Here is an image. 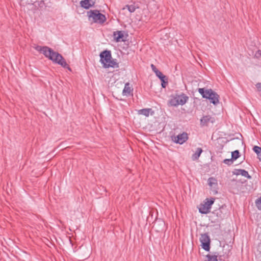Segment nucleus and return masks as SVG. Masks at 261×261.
<instances>
[{"label":"nucleus","instance_id":"nucleus-1","mask_svg":"<svg viewBox=\"0 0 261 261\" xmlns=\"http://www.w3.org/2000/svg\"><path fill=\"white\" fill-rule=\"evenodd\" d=\"M41 53L54 63L58 64L65 68L71 70L63 56L58 52L55 51L52 48L46 46H43Z\"/></svg>","mask_w":261,"mask_h":261},{"label":"nucleus","instance_id":"nucleus-2","mask_svg":"<svg viewBox=\"0 0 261 261\" xmlns=\"http://www.w3.org/2000/svg\"><path fill=\"white\" fill-rule=\"evenodd\" d=\"M198 91L203 98L209 99L214 105L219 102V95L212 89L199 88Z\"/></svg>","mask_w":261,"mask_h":261},{"label":"nucleus","instance_id":"nucleus-3","mask_svg":"<svg viewBox=\"0 0 261 261\" xmlns=\"http://www.w3.org/2000/svg\"><path fill=\"white\" fill-rule=\"evenodd\" d=\"M189 99V97L185 93L181 94H176L173 96L169 100L170 105L171 106L176 107L178 105H185Z\"/></svg>","mask_w":261,"mask_h":261},{"label":"nucleus","instance_id":"nucleus-4","mask_svg":"<svg viewBox=\"0 0 261 261\" xmlns=\"http://www.w3.org/2000/svg\"><path fill=\"white\" fill-rule=\"evenodd\" d=\"M88 15L89 19L92 18L93 21L95 23H103L106 20L105 15L97 10H90L88 12Z\"/></svg>","mask_w":261,"mask_h":261},{"label":"nucleus","instance_id":"nucleus-5","mask_svg":"<svg viewBox=\"0 0 261 261\" xmlns=\"http://www.w3.org/2000/svg\"><path fill=\"white\" fill-rule=\"evenodd\" d=\"M204 204H201L199 207V212L202 214H208L210 212L212 205L214 203L215 199L213 198L210 199H206Z\"/></svg>","mask_w":261,"mask_h":261},{"label":"nucleus","instance_id":"nucleus-6","mask_svg":"<svg viewBox=\"0 0 261 261\" xmlns=\"http://www.w3.org/2000/svg\"><path fill=\"white\" fill-rule=\"evenodd\" d=\"M199 240L201 243L202 248L206 251H210L211 240L208 233L201 234Z\"/></svg>","mask_w":261,"mask_h":261},{"label":"nucleus","instance_id":"nucleus-7","mask_svg":"<svg viewBox=\"0 0 261 261\" xmlns=\"http://www.w3.org/2000/svg\"><path fill=\"white\" fill-rule=\"evenodd\" d=\"M100 62L104 65V63H107L112 59L111 53L110 50H104L100 54Z\"/></svg>","mask_w":261,"mask_h":261},{"label":"nucleus","instance_id":"nucleus-8","mask_svg":"<svg viewBox=\"0 0 261 261\" xmlns=\"http://www.w3.org/2000/svg\"><path fill=\"white\" fill-rule=\"evenodd\" d=\"M188 139V136L187 133L184 132L174 137V141L176 143L182 144Z\"/></svg>","mask_w":261,"mask_h":261},{"label":"nucleus","instance_id":"nucleus-9","mask_svg":"<svg viewBox=\"0 0 261 261\" xmlns=\"http://www.w3.org/2000/svg\"><path fill=\"white\" fill-rule=\"evenodd\" d=\"M215 122L214 118L210 115L204 116L200 119V124L202 126H206L209 122L213 123Z\"/></svg>","mask_w":261,"mask_h":261},{"label":"nucleus","instance_id":"nucleus-10","mask_svg":"<svg viewBox=\"0 0 261 261\" xmlns=\"http://www.w3.org/2000/svg\"><path fill=\"white\" fill-rule=\"evenodd\" d=\"M95 2L96 0H83L81 1L80 5L84 9H88L94 5Z\"/></svg>","mask_w":261,"mask_h":261},{"label":"nucleus","instance_id":"nucleus-11","mask_svg":"<svg viewBox=\"0 0 261 261\" xmlns=\"http://www.w3.org/2000/svg\"><path fill=\"white\" fill-rule=\"evenodd\" d=\"M233 173L237 175H241L249 179L251 178V176L249 174L248 172L244 169H236L235 171L233 172Z\"/></svg>","mask_w":261,"mask_h":261},{"label":"nucleus","instance_id":"nucleus-12","mask_svg":"<svg viewBox=\"0 0 261 261\" xmlns=\"http://www.w3.org/2000/svg\"><path fill=\"white\" fill-rule=\"evenodd\" d=\"M113 36L115 40L117 42H120L121 41H124L122 38L124 37L123 33L122 31H118L114 32Z\"/></svg>","mask_w":261,"mask_h":261},{"label":"nucleus","instance_id":"nucleus-13","mask_svg":"<svg viewBox=\"0 0 261 261\" xmlns=\"http://www.w3.org/2000/svg\"><path fill=\"white\" fill-rule=\"evenodd\" d=\"M133 89L130 87V84L129 83H126L125 84L124 88L122 91L123 95L128 96L130 95Z\"/></svg>","mask_w":261,"mask_h":261},{"label":"nucleus","instance_id":"nucleus-14","mask_svg":"<svg viewBox=\"0 0 261 261\" xmlns=\"http://www.w3.org/2000/svg\"><path fill=\"white\" fill-rule=\"evenodd\" d=\"M152 112L151 114L153 113L151 108H145L139 110L138 111V114L139 115H143L146 117H148L150 113Z\"/></svg>","mask_w":261,"mask_h":261},{"label":"nucleus","instance_id":"nucleus-15","mask_svg":"<svg viewBox=\"0 0 261 261\" xmlns=\"http://www.w3.org/2000/svg\"><path fill=\"white\" fill-rule=\"evenodd\" d=\"M105 68H109V67H113V68H117L119 67V64L117 63L115 60H112L110 59V61L108 62L107 64L104 63V65H103Z\"/></svg>","mask_w":261,"mask_h":261},{"label":"nucleus","instance_id":"nucleus-16","mask_svg":"<svg viewBox=\"0 0 261 261\" xmlns=\"http://www.w3.org/2000/svg\"><path fill=\"white\" fill-rule=\"evenodd\" d=\"M208 184L211 187L215 188L218 185L217 180L214 177H210L208 179Z\"/></svg>","mask_w":261,"mask_h":261},{"label":"nucleus","instance_id":"nucleus-17","mask_svg":"<svg viewBox=\"0 0 261 261\" xmlns=\"http://www.w3.org/2000/svg\"><path fill=\"white\" fill-rule=\"evenodd\" d=\"M202 152V149L201 148H197L195 152L192 155V160L194 161L197 160Z\"/></svg>","mask_w":261,"mask_h":261},{"label":"nucleus","instance_id":"nucleus-18","mask_svg":"<svg viewBox=\"0 0 261 261\" xmlns=\"http://www.w3.org/2000/svg\"><path fill=\"white\" fill-rule=\"evenodd\" d=\"M217 253L216 252L214 255H211L210 254H207L206 255V258H207V260L205 261H218V254H216Z\"/></svg>","mask_w":261,"mask_h":261},{"label":"nucleus","instance_id":"nucleus-19","mask_svg":"<svg viewBox=\"0 0 261 261\" xmlns=\"http://www.w3.org/2000/svg\"><path fill=\"white\" fill-rule=\"evenodd\" d=\"M240 152L238 150H236L231 152V159L234 161L240 157Z\"/></svg>","mask_w":261,"mask_h":261},{"label":"nucleus","instance_id":"nucleus-20","mask_svg":"<svg viewBox=\"0 0 261 261\" xmlns=\"http://www.w3.org/2000/svg\"><path fill=\"white\" fill-rule=\"evenodd\" d=\"M161 81V85L163 88H165L168 84V78L165 75V78L160 79Z\"/></svg>","mask_w":261,"mask_h":261},{"label":"nucleus","instance_id":"nucleus-21","mask_svg":"<svg viewBox=\"0 0 261 261\" xmlns=\"http://www.w3.org/2000/svg\"><path fill=\"white\" fill-rule=\"evenodd\" d=\"M125 7L127 9L128 11L130 13H133L135 11L136 8L133 5H127L125 6Z\"/></svg>","mask_w":261,"mask_h":261},{"label":"nucleus","instance_id":"nucleus-22","mask_svg":"<svg viewBox=\"0 0 261 261\" xmlns=\"http://www.w3.org/2000/svg\"><path fill=\"white\" fill-rule=\"evenodd\" d=\"M253 150L257 155L261 153V147L259 146H254L253 148Z\"/></svg>","mask_w":261,"mask_h":261},{"label":"nucleus","instance_id":"nucleus-23","mask_svg":"<svg viewBox=\"0 0 261 261\" xmlns=\"http://www.w3.org/2000/svg\"><path fill=\"white\" fill-rule=\"evenodd\" d=\"M233 160L231 158L229 159H225L223 163L228 165H230L233 163Z\"/></svg>","mask_w":261,"mask_h":261},{"label":"nucleus","instance_id":"nucleus-24","mask_svg":"<svg viewBox=\"0 0 261 261\" xmlns=\"http://www.w3.org/2000/svg\"><path fill=\"white\" fill-rule=\"evenodd\" d=\"M155 74L156 76L159 78V79H161V78H165V75L159 70L157 71Z\"/></svg>","mask_w":261,"mask_h":261},{"label":"nucleus","instance_id":"nucleus-25","mask_svg":"<svg viewBox=\"0 0 261 261\" xmlns=\"http://www.w3.org/2000/svg\"><path fill=\"white\" fill-rule=\"evenodd\" d=\"M43 48V46H40V45H36L34 47V48L37 50L38 51L41 53L42 49Z\"/></svg>","mask_w":261,"mask_h":261},{"label":"nucleus","instance_id":"nucleus-26","mask_svg":"<svg viewBox=\"0 0 261 261\" xmlns=\"http://www.w3.org/2000/svg\"><path fill=\"white\" fill-rule=\"evenodd\" d=\"M151 69L155 73L157 71H159V70L156 68L155 66L153 64H151Z\"/></svg>","mask_w":261,"mask_h":261},{"label":"nucleus","instance_id":"nucleus-27","mask_svg":"<svg viewBox=\"0 0 261 261\" xmlns=\"http://www.w3.org/2000/svg\"><path fill=\"white\" fill-rule=\"evenodd\" d=\"M256 204L258 207V208H259V205H261V197L258 199L256 200Z\"/></svg>","mask_w":261,"mask_h":261},{"label":"nucleus","instance_id":"nucleus-28","mask_svg":"<svg viewBox=\"0 0 261 261\" xmlns=\"http://www.w3.org/2000/svg\"><path fill=\"white\" fill-rule=\"evenodd\" d=\"M39 6L40 7H43L44 5H45V3H44V1H41L39 2Z\"/></svg>","mask_w":261,"mask_h":261},{"label":"nucleus","instance_id":"nucleus-29","mask_svg":"<svg viewBox=\"0 0 261 261\" xmlns=\"http://www.w3.org/2000/svg\"><path fill=\"white\" fill-rule=\"evenodd\" d=\"M258 159L261 162V153L257 155Z\"/></svg>","mask_w":261,"mask_h":261},{"label":"nucleus","instance_id":"nucleus-30","mask_svg":"<svg viewBox=\"0 0 261 261\" xmlns=\"http://www.w3.org/2000/svg\"><path fill=\"white\" fill-rule=\"evenodd\" d=\"M258 54H259V55H261V51H260L258 50Z\"/></svg>","mask_w":261,"mask_h":261}]
</instances>
